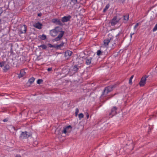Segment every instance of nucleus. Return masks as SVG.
Instances as JSON below:
<instances>
[{"label":"nucleus","mask_w":157,"mask_h":157,"mask_svg":"<svg viewBox=\"0 0 157 157\" xmlns=\"http://www.w3.org/2000/svg\"><path fill=\"white\" fill-rule=\"evenodd\" d=\"M7 121V120L6 119H5L3 120V121L4 122H6V121Z\"/></svg>","instance_id":"obj_37"},{"label":"nucleus","mask_w":157,"mask_h":157,"mask_svg":"<svg viewBox=\"0 0 157 157\" xmlns=\"http://www.w3.org/2000/svg\"><path fill=\"white\" fill-rule=\"evenodd\" d=\"M38 47H41L43 49H46L47 47L46 45L44 44H41V45H40V46H39Z\"/></svg>","instance_id":"obj_23"},{"label":"nucleus","mask_w":157,"mask_h":157,"mask_svg":"<svg viewBox=\"0 0 157 157\" xmlns=\"http://www.w3.org/2000/svg\"><path fill=\"white\" fill-rule=\"evenodd\" d=\"M64 32L62 30V29L59 27H57L54 29L50 30V34L52 36H55L59 34V35L54 39L55 41L59 40L63 36Z\"/></svg>","instance_id":"obj_1"},{"label":"nucleus","mask_w":157,"mask_h":157,"mask_svg":"<svg viewBox=\"0 0 157 157\" xmlns=\"http://www.w3.org/2000/svg\"><path fill=\"white\" fill-rule=\"evenodd\" d=\"M117 110V108L115 106L113 107V108L112 109L111 112L109 114L110 117H112L116 114Z\"/></svg>","instance_id":"obj_7"},{"label":"nucleus","mask_w":157,"mask_h":157,"mask_svg":"<svg viewBox=\"0 0 157 157\" xmlns=\"http://www.w3.org/2000/svg\"><path fill=\"white\" fill-rule=\"evenodd\" d=\"M72 126L69 125L64 128L62 132L64 134H66L67 132L70 133L72 130Z\"/></svg>","instance_id":"obj_6"},{"label":"nucleus","mask_w":157,"mask_h":157,"mask_svg":"<svg viewBox=\"0 0 157 157\" xmlns=\"http://www.w3.org/2000/svg\"><path fill=\"white\" fill-rule=\"evenodd\" d=\"M15 157H21V156L20 155H17Z\"/></svg>","instance_id":"obj_36"},{"label":"nucleus","mask_w":157,"mask_h":157,"mask_svg":"<svg viewBox=\"0 0 157 157\" xmlns=\"http://www.w3.org/2000/svg\"><path fill=\"white\" fill-rule=\"evenodd\" d=\"M93 58L91 57L86 58V63L87 65H89L91 63Z\"/></svg>","instance_id":"obj_13"},{"label":"nucleus","mask_w":157,"mask_h":157,"mask_svg":"<svg viewBox=\"0 0 157 157\" xmlns=\"http://www.w3.org/2000/svg\"><path fill=\"white\" fill-rule=\"evenodd\" d=\"M128 18H129V14H127L124 16V20L126 21L128 20Z\"/></svg>","instance_id":"obj_22"},{"label":"nucleus","mask_w":157,"mask_h":157,"mask_svg":"<svg viewBox=\"0 0 157 157\" xmlns=\"http://www.w3.org/2000/svg\"><path fill=\"white\" fill-rule=\"evenodd\" d=\"M114 86L111 85L105 87L104 90L101 96L104 95H106L109 92H111L113 89Z\"/></svg>","instance_id":"obj_3"},{"label":"nucleus","mask_w":157,"mask_h":157,"mask_svg":"<svg viewBox=\"0 0 157 157\" xmlns=\"http://www.w3.org/2000/svg\"><path fill=\"white\" fill-rule=\"evenodd\" d=\"M4 63L3 62H0V66L1 67H2L4 66Z\"/></svg>","instance_id":"obj_34"},{"label":"nucleus","mask_w":157,"mask_h":157,"mask_svg":"<svg viewBox=\"0 0 157 157\" xmlns=\"http://www.w3.org/2000/svg\"><path fill=\"white\" fill-rule=\"evenodd\" d=\"M134 33H131L130 34V35L132 36V35H134Z\"/></svg>","instance_id":"obj_39"},{"label":"nucleus","mask_w":157,"mask_h":157,"mask_svg":"<svg viewBox=\"0 0 157 157\" xmlns=\"http://www.w3.org/2000/svg\"><path fill=\"white\" fill-rule=\"evenodd\" d=\"M43 80L41 79H39L37 80V83L38 84H40L43 82Z\"/></svg>","instance_id":"obj_30"},{"label":"nucleus","mask_w":157,"mask_h":157,"mask_svg":"<svg viewBox=\"0 0 157 157\" xmlns=\"http://www.w3.org/2000/svg\"><path fill=\"white\" fill-rule=\"evenodd\" d=\"M10 66L8 64L5 65L3 68L4 72H6L9 69Z\"/></svg>","instance_id":"obj_17"},{"label":"nucleus","mask_w":157,"mask_h":157,"mask_svg":"<svg viewBox=\"0 0 157 157\" xmlns=\"http://www.w3.org/2000/svg\"><path fill=\"white\" fill-rule=\"evenodd\" d=\"M30 136V135H29L27 134V132L25 131L22 132L20 137L22 139H24L29 137Z\"/></svg>","instance_id":"obj_8"},{"label":"nucleus","mask_w":157,"mask_h":157,"mask_svg":"<svg viewBox=\"0 0 157 157\" xmlns=\"http://www.w3.org/2000/svg\"><path fill=\"white\" fill-rule=\"evenodd\" d=\"M157 30V23L155 25V27L153 29V32L156 31Z\"/></svg>","instance_id":"obj_31"},{"label":"nucleus","mask_w":157,"mask_h":157,"mask_svg":"<svg viewBox=\"0 0 157 157\" xmlns=\"http://www.w3.org/2000/svg\"><path fill=\"white\" fill-rule=\"evenodd\" d=\"M35 78L33 77H32L29 79L28 82H29L30 84H32L34 82Z\"/></svg>","instance_id":"obj_19"},{"label":"nucleus","mask_w":157,"mask_h":157,"mask_svg":"<svg viewBox=\"0 0 157 157\" xmlns=\"http://www.w3.org/2000/svg\"><path fill=\"white\" fill-rule=\"evenodd\" d=\"M114 37H112L110 38L105 39L104 40V46H105L107 49L108 47V45L109 43L111 44L112 45L113 44H115V43L113 41Z\"/></svg>","instance_id":"obj_2"},{"label":"nucleus","mask_w":157,"mask_h":157,"mask_svg":"<svg viewBox=\"0 0 157 157\" xmlns=\"http://www.w3.org/2000/svg\"><path fill=\"white\" fill-rule=\"evenodd\" d=\"M40 38L42 40H44L46 38V35L43 34L42 35L40 36Z\"/></svg>","instance_id":"obj_24"},{"label":"nucleus","mask_w":157,"mask_h":157,"mask_svg":"<svg viewBox=\"0 0 157 157\" xmlns=\"http://www.w3.org/2000/svg\"><path fill=\"white\" fill-rule=\"evenodd\" d=\"M133 75H132V76L129 79V84H132V79L133 78Z\"/></svg>","instance_id":"obj_29"},{"label":"nucleus","mask_w":157,"mask_h":157,"mask_svg":"<svg viewBox=\"0 0 157 157\" xmlns=\"http://www.w3.org/2000/svg\"><path fill=\"white\" fill-rule=\"evenodd\" d=\"M52 22L53 23H56V25H62V24L59 19H53L52 20Z\"/></svg>","instance_id":"obj_10"},{"label":"nucleus","mask_w":157,"mask_h":157,"mask_svg":"<svg viewBox=\"0 0 157 157\" xmlns=\"http://www.w3.org/2000/svg\"><path fill=\"white\" fill-rule=\"evenodd\" d=\"M103 52L102 51H101L100 50H99L97 51V55L98 56H99L103 54Z\"/></svg>","instance_id":"obj_21"},{"label":"nucleus","mask_w":157,"mask_h":157,"mask_svg":"<svg viewBox=\"0 0 157 157\" xmlns=\"http://www.w3.org/2000/svg\"><path fill=\"white\" fill-rule=\"evenodd\" d=\"M78 112H79L78 109L77 108H76V109H75V116L76 117H77Z\"/></svg>","instance_id":"obj_27"},{"label":"nucleus","mask_w":157,"mask_h":157,"mask_svg":"<svg viewBox=\"0 0 157 157\" xmlns=\"http://www.w3.org/2000/svg\"><path fill=\"white\" fill-rule=\"evenodd\" d=\"M72 54V52L71 51L69 50L65 52V57L68 59L71 55Z\"/></svg>","instance_id":"obj_11"},{"label":"nucleus","mask_w":157,"mask_h":157,"mask_svg":"<svg viewBox=\"0 0 157 157\" xmlns=\"http://www.w3.org/2000/svg\"><path fill=\"white\" fill-rule=\"evenodd\" d=\"M77 0H71V2H70L72 6H74L77 3Z\"/></svg>","instance_id":"obj_20"},{"label":"nucleus","mask_w":157,"mask_h":157,"mask_svg":"<svg viewBox=\"0 0 157 157\" xmlns=\"http://www.w3.org/2000/svg\"><path fill=\"white\" fill-rule=\"evenodd\" d=\"M109 7V5L108 4L106 5L105 8L103 10V12H105V11Z\"/></svg>","instance_id":"obj_26"},{"label":"nucleus","mask_w":157,"mask_h":157,"mask_svg":"<svg viewBox=\"0 0 157 157\" xmlns=\"http://www.w3.org/2000/svg\"><path fill=\"white\" fill-rule=\"evenodd\" d=\"M71 16L70 15H68L67 16H64L62 19V21L63 22H65L69 21L71 18Z\"/></svg>","instance_id":"obj_9"},{"label":"nucleus","mask_w":157,"mask_h":157,"mask_svg":"<svg viewBox=\"0 0 157 157\" xmlns=\"http://www.w3.org/2000/svg\"><path fill=\"white\" fill-rule=\"evenodd\" d=\"M148 77V76L147 75L144 76L142 77L139 82V84L140 86H144L145 85Z\"/></svg>","instance_id":"obj_4"},{"label":"nucleus","mask_w":157,"mask_h":157,"mask_svg":"<svg viewBox=\"0 0 157 157\" xmlns=\"http://www.w3.org/2000/svg\"><path fill=\"white\" fill-rule=\"evenodd\" d=\"M153 116L155 117L157 116V112L156 113L154 114Z\"/></svg>","instance_id":"obj_38"},{"label":"nucleus","mask_w":157,"mask_h":157,"mask_svg":"<svg viewBox=\"0 0 157 157\" xmlns=\"http://www.w3.org/2000/svg\"><path fill=\"white\" fill-rule=\"evenodd\" d=\"M64 44V42H62L60 44L56 45V48L58 49L60 48L63 46Z\"/></svg>","instance_id":"obj_18"},{"label":"nucleus","mask_w":157,"mask_h":157,"mask_svg":"<svg viewBox=\"0 0 157 157\" xmlns=\"http://www.w3.org/2000/svg\"><path fill=\"white\" fill-rule=\"evenodd\" d=\"M26 72L24 70H21L20 73L18 75V77L20 78L23 76L25 74Z\"/></svg>","instance_id":"obj_14"},{"label":"nucleus","mask_w":157,"mask_h":157,"mask_svg":"<svg viewBox=\"0 0 157 157\" xmlns=\"http://www.w3.org/2000/svg\"><path fill=\"white\" fill-rule=\"evenodd\" d=\"M38 16H40V14H39L38 15Z\"/></svg>","instance_id":"obj_42"},{"label":"nucleus","mask_w":157,"mask_h":157,"mask_svg":"<svg viewBox=\"0 0 157 157\" xmlns=\"http://www.w3.org/2000/svg\"><path fill=\"white\" fill-rule=\"evenodd\" d=\"M1 20L0 19V24H1Z\"/></svg>","instance_id":"obj_41"},{"label":"nucleus","mask_w":157,"mask_h":157,"mask_svg":"<svg viewBox=\"0 0 157 157\" xmlns=\"http://www.w3.org/2000/svg\"><path fill=\"white\" fill-rule=\"evenodd\" d=\"M42 25L40 23L37 22L33 26L36 28L40 29L41 28Z\"/></svg>","instance_id":"obj_16"},{"label":"nucleus","mask_w":157,"mask_h":157,"mask_svg":"<svg viewBox=\"0 0 157 157\" xmlns=\"http://www.w3.org/2000/svg\"><path fill=\"white\" fill-rule=\"evenodd\" d=\"M78 118L79 120H80L82 118H83L84 117V115L82 113H80L78 115Z\"/></svg>","instance_id":"obj_25"},{"label":"nucleus","mask_w":157,"mask_h":157,"mask_svg":"<svg viewBox=\"0 0 157 157\" xmlns=\"http://www.w3.org/2000/svg\"><path fill=\"white\" fill-rule=\"evenodd\" d=\"M85 114L86 115V118L87 119H88L89 118V114L87 112H86L85 113Z\"/></svg>","instance_id":"obj_33"},{"label":"nucleus","mask_w":157,"mask_h":157,"mask_svg":"<svg viewBox=\"0 0 157 157\" xmlns=\"http://www.w3.org/2000/svg\"><path fill=\"white\" fill-rule=\"evenodd\" d=\"M139 24L138 23H137L134 26L133 29L134 30H135L137 27L138 26Z\"/></svg>","instance_id":"obj_32"},{"label":"nucleus","mask_w":157,"mask_h":157,"mask_svg":"<svg viewBox=\"0 0 157 157\" xmlns=\"http://www.w3.org/2000/svg\"><path fill=\"white\" fill-rule=\"evenodd\" d=\"M120 18L117 16L114 17L112 20L111 24L112 26H114L119 21Z\"/></svg>","instance_id":"obj_5"},{"label":"nucleus","mask_w":157,"mask_h":157,"mask_svg":"<svg viewBox=\"0 0 157 157\" xmlns=\"http://www.w3.org/2000/svg\"><path fill=\"white\" fill-rule=\"evenodd\" d=\"M49 47L50 48H56V45H53L50 44H48Z\"/></svg>","instance_id":"obj_28"},{"label":"nucleus","mask_w":157,"mask_h":157,"mask_svg":"<svg viewBox=\"0 0 157 157\" xmlns=\"http://www.w3.org/2000/svg\"><path fill=\"white\" fill-rule=\"evenodd\" d=\"M27 28L26 26L25 25H24L21 27V33H25L26 32Z\"/></svg>","instance_id":"obj_12"},{"label":"nucleus","mask_w":157,"mask_h":157,"mask_svg":"<svg viewBox=\"0 0 157 157\" xmlns=\"http://www.w3.org/2000/svg\"><path fill=\"white\" fill-rule=\"evenodd\" d=\"M52 70V67H50L47 69V71H50Z\"/></svg>","instance_id":"obj_35"},{"label":"nucleus","mask_w":157,"mask_h":157,"mask_svg":"<svg viewBox=\"0 0 157 157\" xmlns=\"http://www.w3.org/2000/svg\"><path fill=\"white\" fill-rule=\"evenodd\" d=\"M77 65H75L73 67L72 71L73 73H75L78 71L79 69Z\"/></svg>","instance_id":"obj_15"},{"label":"nucleus","mask_w":157,"mask_h":157,"mask_svg":"<svg viewBox=\"0 0 157 157\" xmlns=\"http://www.w3.org/2000/svg\"><path fill=\"white\" fill-rule=\"evenodd\" d=\"M130 38L131 39H132V36L130 35Z\"/></svg>","instance_id":"obj_40"}]
</instances>
